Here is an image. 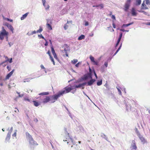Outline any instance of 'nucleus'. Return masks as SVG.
Segmentation results:
<instances>
[{"instance_id":"052dcab7","label":"nucleus","mask_w":150,"mask_h":150,"mask_svg":"<svg viewBox=\"0 0 150 150\" xmlns=\"http://www.w3.org/2000/svg\"><path fill=\"white\" fill-rule=\"evenodd\" d=\"M112 12H110V14H109V15L110 16H111L112 15Z\"/></svg>"},{"instance_id":"7c9ffc66","label":"nucleus","mask_w":150,"mask_h":150,"mask_svg":"<svg viewBox=\"0 0 150 150\" xmlns=\"http://www.w3.org/2000/svg\"><path fill=\"white\" fill-rule=\"evenodd\" d=\"M17 131L16 130H15V132H14V134L12 135L13 137V138L14 137H16Z\"/></svg>"},{"instance_id":"a878e982","label":"nucleus","mask_w":150,"mask_h":150,"mask_svg":"<svg viewBox=\"0 0 150 150\" xmlns=\"http://www.w3.org/2000/svg\"><path fill=\"white\" fill-rule=\"evenodd\" d=\"M141 0H136V5H139L141 3Z\"/></svg>"},{"instance_id":"58836bf2","label":"nucleus","mask_w":150,"mask_h":150,"mask_svg":"<svg viewBox=\"0 0 150 150\" xmlns=\"http://www.w3.org/2000/svg\"><path fill=\"white\" fill-rule=\"evenodd\" d=\"M111 17L112 18V19H113L114 20H116V18H115V16L113 15H112L111 16Z\"/></svg>"},{"instance_id":"a211bd4d","label":"nucleus","mask_w":150,"mask_h":150,"mask_svg":"<svg viewBox=\"0 0 150 150\" xmlns=\"http://www.w3.org/2000/svg\"><path fill=\"white\" fill-rule=\"evenodd\" d=\"M33 103L35 107H38L40 104V102H38L36 101L33 100Z\"/></svg>"},{"instance_id":"bf43d9fd","label":"nucleus","mask_w":150,"mask_h":150,"mask_svg":"<svg viewBox=\"0 0 150 150\" xmlns=\"http://www.w3.org/2000/svg\"><path fill=\"white\" fill-rule=\"evenodd\" d=\"M142 7H145V6H146V5L145 4H144V3H143L142 4Z\"/></svg>"},{"instance_id":"f257e3e1","label":"nucleus","mask_w":150,"mask_h":150,"mask_svg":"<svg viewBox=\"0 0 150 150\" xmlns=\"http://www.w3.org/2000/svg\"><path fill=\"white\" fill-rule=\"evenodd\" d=\"M25 134L26 137L28 139L29 144L31 148H34L35 146L38 145L37 143L34 140L28 132H26Z\"/></svg>"},{"instance_id":"ea45409f","label":"nucleus","mask_w":150,"mask_h":150,"mask_svg":"<svg viewBox=\"0 0 150 150\" xmlns=\"http://www.w3.org/2000/svg\"><path fill=\"white\" fill-rule=\"evenodd\" d=\"M38 36L40 37L41 38H42L45 39V38H44V37L42 36V34H41L40 35H38Z\"/></svg>"},{"instance_id":"9d476101","label":"nucleus","mask_w":150,"mask_h":150,"mask_svg":"<svg viewBox=\"0 0 150 150\" xmlns=\"http://www.w3.org/2000/svg\"><path fill=\"white\" fill-rule=\"evenodd\" d=\"M89 78L90 79H91L88 82V86H91L92 85L93 83L95 81V79H92V77L91 75V74H89Z\"/></svg>"},{"instance_id":"393cba45","label":"nucleus","mask_w":150,"mask_h":150,"mask_svg":"<svg viewBox=\"0 0 150 150\" xmlns=\"http://www.w3.org/2000/svg\"><path fill=\"white\" fill-rule=\"evenodd\" d=\"M133 23H128V24H124L122 25V27H127V26L132 24Z\"/></svg>"},{"instance_id":"f03ea898","label":"nucleus","mask_w":150,"mask_h":150,"mask_svg":"<svg viewBox=\"0 0 150 150\" xmlns=\"http://www.w3.org/2000/svg\"><path fill=\"white\" fill-rule=\"evenodd\" d=\"M65 91H62L59 92L57 94H55L52 96L50 98V100L51 103H53L57 100L58 98L61 96L62 95L64 94Z\"/></svg>"},{"instance_id":"0eeeda50","label":"nucleus","mask_w":150,"mask_h":150,"mask_svg":"<svg viewBox=\"0 0 150 150\" xmlns=\"http://www.w3.org/2000/svg\"><path fill=\"white\" fill-rule=\"evenodd\" d=\"M90 59L91 60V62L93 63V64L94 65H98L99 62L97 61H95L94 58L91 55L90 56Z\"/></svg>"},{"instance_id":"f8f14e48","label":"nucleus","mask_w":150,"mask_h":150,"mask_svg":"<svg viewBox=\"0 0 150 150\" xmlns=\"http://www.w3.org/2000/svg\"><path fill=\"white\" fill-rule=\"evenodd\" d=\"M5 25L8 28L12 31V33H13L14 28L11 25L7 23H6Z\"/></svg>"},{"instance_id":"dca6fc26","label":"nucleus","mask_w":150,"mask_h":150,"mask_svg":"<svg viewBox=\"0 0 150 150\" xmlns=\"http://www.w3.org/2000/svg\"><path fill=\"white\" fill-rule=\"evenodd\" d=\"M122 33H120V36H119V38H118V39L117 40V42L116 45V46H115V47H117L118 45L120 40H121V38H122Z\"/></svg>"},{"instance_id":"cd10ccee","label":"nucleus","mask_w":150,"mask_h":150,"mask_svg":"<svg viewBox=\"0 0 150 150\" xmlns=\"http://www.w3.org/2000/svg\"><path fill=\"white\" fill-rule=\"evenodd\" d=\"M43 30V29L41 27H40L39 30H38L37 31V33H41Z\"/></svg>"},{"instance_id":"39448f33","label":"nucleus","mask_w":150,"mask_h":150,"mask_svg":"<svg viewBox=\"0 0 150 150\" xmlns=\"http://www.w3.org/2000/svg\"><path fill=\"white\" fill-rule=\"evenodd\" d=\"M13 130V127H11L7 134L6 137V140H9L10 139L11 137V133L12 132Z\"/></svg>"},{"instance_id":"423d86ee","label":"nucleus","mask_w":150,"mask_h":150,"mask_svg":"<svg viewBox=\"0 0 150 150\" xmlns=\"http://www.w3.org/2000/svg\"><path fill=\"white\" fill-rule=\"evenodd\" d=\"M42 102L44 103H46L50 100V98L49 96H46L42 100Z\"/></svg>"},{"instance_id":"7ed1b4c3","label":"nucleus","mask_w":150,"mask_h":150,"mask_svg":"<svg viewBox=\"0 0 150 150\" xmlns=\"http://www.w3.org/2000/svg\"><path fill=\"white\" fill-rule=\"evenodd\" d=\"M2 31L0 32V39L1 40H3L4 39V37L6 36L7 39H8V33L7 32L4 27H2Z\"/></svg>"},{"instance_id":"79ce46f5","label":"nucleus","mask_w":150,"mask_h":150,"mask_svg":"<svg viewBox=\"0 0 150 150\" xmlns=\"http://www.w3.org/2000/svg\"><path fill=\"white\" fill-rule=\"evenodd\" d=\"M89 74H89L88 76H85V77H84V79H87L88 78V77H89Z\"/></svg>"},{"instance_id":"6ab92c4d","label":"nucleus","mask_w":150,"mask_h":150,"mask_svg":"<svg viewBox=\"0 0 150 150\" xmlns=\"http://www.w3.org/2000/svg\"><path fill=\"white\" fill-rule=\"evenodd\" d=\"M28 13H25V14L23 15V16L21 17V20H23L25 18H26V17L27 16Z\"/></svg>"},{"instance_id":"603ef678","label":"nucleus","mask_w":150,"mask_h":150,"mask_svg":"<svg viewBox=\"0 0 150 150\" xmlns=\"http://www.w3.org/2000/svg\"><path fill=\"white\" fill-rule=\"evenodd\" d=\"M25 100L28 102H30V100L28 98H25Z\"/></svg>"},{"instance_id":"e2e57ef3","label":"nucleus","mask_w":150,"mask_h":150,"mask_svg":"<svg viewBox=\"0 0 150 150\" xmlns=\"http://www.w3.org/2000/svg\"><path fill=\"white\" fill-rule=\"evenodd\" d=\"M3 85V84L2 83H0V86H2Z\"/></svg>"},{"instance_id":"aec40b11","label":"nucleus","mask_w":150,"mask_h":150,"mask_svg":"<svg viewBox=\"0 0 150 150\" xmlns=\"http://www.w3.org/2000/svg\"><path fill=\"white\" fill-rule=\"evenodd\" d=\"M47 28L50 30H52V28L51 25L49 23L48 21H47Z\"/></svg>"},{"instance_id":"2eb2a0df","label":"nucleus","mask_w":150,"mask_h":150,"mask_svg":"<svg viewBox=\"0 0 150 150\" xmlns=\"http://www.w3.org/2000/svg\"><path fill=\"white\" fill-rule=\"evenodd\" d=\"M132 15V16H136L137 15V13L136 12L135 8H132L131 10Z\"/></svg>"},{"instance_id":"4d7b16f0","label":"nucleus","mask_w":150,"mask_h":150,"mask_svg":"<svg viewBox=\"0 0 150 150\" xmlns=\"http://www.w3.org/2000/svg\"><path fill=\"white\" fill-rule=\"evenodd\" d=\"M117 90H118V91L119 92V93L121 94V90L118 88H117Z\"/></svg>"},{"instance_id":"e433bc0d","label":"nucleus","mask_w":150,"mask_h":150,"mask_svg":"<svg viewBox=\"0 0 150 150\" xmlns=\"http://www.w3.org/2000/svg\"><path fill=\"white\" fill-rule=\"evenodd\" d=\"M131 0H127L125 3L130 4Z\"/></svg>"},{"instance_id":"f3484780","label":"nucleus","mask_w":150,"mask_h":150,"mask_svg":"<svg viewBox=\"0 0 150 150\" xmlns=\"http://www.w3.org/2000/svg\"><path fill=\"white\" fill-rule=\"evenodd\" d=\"M86 84V83H82L78 85H75L74 87L75 88H80L83 86H84Z\"/></svg>"},{"instance_id":"a19ab883","label":"nucleus","mask_w":150,"mask_h":150,"mask_svg":"<svg viewBox=\"0 0 150 150\" xmlns=\"http://www.w3.org/2000/svg\"><path fill=\"white\" fill-rule=\"evenodd\" d=\"M120 31H122L123 32H128L129 31V30H125L124 29H120Z\"/></svg>"},{"instance_id":"1a4fd4ad","label":"nucleus","mask_w":150,"mask_h":150,"mask_svg":"<svg viewBox=\"0 0 150 150\" xmlns=\"http://www.w3.org/2000/svg\"><path fill=\"white\" fill-rule=\"evenodd\" d=\"M132 143L131 144V147L132 149L136 150L137 149V147L136 146V142L134 140H133L132 142Z\"/></svg>"},{"instance_id":"680f3d73","label":"nucleus","mask_w":150,"mask_h":150,"mask_svg":"<svg viewBox=\"0 0 150 150\" xmlns=\"http://www.w3.org/2000/svg\"><path fill=\"white\" fill-rule=\"evenodd\" d=\"M45 46L47 45H48L47 42H46V43H45Z\"/></svg>"},{"instance_id":"ddd939ff","label":"nucleus","mask_w":150,"mask_h":150,"mask_svg":"<svg viewBox=\"0 0 150 150\" xmlns=\"http://www.w3.org/2000/svg\"><path fill=\"white\" fill-rule=\"evenodd\" d=\"M47 53L50 56V59H51V61L53 62V64L54 65H55V62L54 61V59L53 58V57H52V56L51 55L50 52L49 50L47 52Z\"/></svg>"},{"instance_id":"09e8293b","label":"nucleus","mask_w":150,"mask_h":150,"mask_svg":"<svg viewBox=\"0 0 150 150\" xmlns=\"http://www.w3.org/2000/svg\"><path fill=\"white\" fill-rule=\"evenodd\" d=\"M40 67L42 69H45V67H44V66L43 65H42V64H41L40 65Z\"/></svg>"},{"instance_id":"8fccbe9b","label":"nucleus","mask_w":150,"mask_h":150,"mask_svg":"<svg viewBox=\"0 0 150 150\" xmlns=\"http://www.w3.org/2000/svg\"><path fill=\"white\" fill-rule=\"evenodd\" d=\"M6 20L8 21H9L10 22H12L13 21V20H12V19H9L8 18H6Z\"/></svg>"},{"instance_id":"6e6d98bb","label":"nucleus","mask_w":150,"mask_h":150,"mask_svg":"<svg viewBox=\"0 0 150 150\" xmlns=\"http://www.w3.org/2000/svg\"><path fill=\"white\" fill-rule=\"evenodd\" d=\"M94 75H95V76L96 79H97V78H98L97 76V75H96V72H95V71H94Z\"/></svg>"},{"instance_id":"37998d69","label":"nucleus","mask_w":150,"mask_h":150,"mask_svg":"<svg viewBox=\"0 0 150 150\" xmlns=\"http://www.w3.org/2000/svg\"><path fill=\"white\" fill-rule=\"evenodd\" d=\"M88 25H89V23H88V21H86L85 22V25L86 26H87Z\"/></svg>"},{"instance_id":"c756f323","label":"nucleus","mask_w":150,"mask_h":150,"mask_svg":"<svg viewBox=\"0 0 150 150\" xmlns=\"http://www.w3.org/2000/svg\"><path fill=\"white\" fill-rule=\"evenodd\" d=\"M121 46H122V44H121V45H120V46L119 47L118 49L116 51V52H115V53L114 54V55H115L117 53V52L119 51L120 49V48H121Z\"/></svg>"},{"instance_id":"338daca9","label":"nucleus","mask_w":150,"mask_h":150,"mask_svg":"<svg viewBox=\"0 0 150 150\" xmlns=\"http://www.w3.org/2000/svg\"><path fill=\"white\" fill-rule=\"evenodd\" d=\"M14 71V70H13L11 72L12 73V74H13V72Z\"/></svg>"},{"instance_id":"0e129e2a","label":"nucleus","mask_w":150,"mask_h":150,"mask_svg":"<svg viewBox=\"0 0 150 150\" xmlns=\"http://www.w3.org/2000/svg\"><path fill=\"white\" fill-rule=\"evenodd\" d=\"M50 44H51V46L52 45V42H51V40H50Z\"/></svg>"},{"instance_id":"20e7f679","label":"nucleus","mask_w":150,"mask_h":150,"mask_svg":"<svg viewBox=\"0 0 150 150\" xmlns=\"http://www.w3.org/2000/svg\"><path fill=\"white\" fill-rule=\"evenodd\" d=\"M136 106V103L134 101H131V102L127 105V110H131Z\"/></svg>"},{"instance_id":"c85d7f7f","label":"nucleus","mask_w":150,"mask_h":150,"mask_svg":"<svg viewBox=\"0 0 150 150\" xmlns=\"http://www.w3.org/2000/svg\"><path fill=\"white\" fill-rule=\"evenodd\" d=\"M102 80L100 81H98L97 82V85L98 86H100L102 84Z\"/></svg>"},{"instance_id":"5fc2aeb1","label":"nucleus","mask_w":150,"mask_h":150,"mask_svg":"<svg viewBox=\"0 0 150 150\" xmlns=\"http://www.w3.org/2000/svg\"><path fill=\"white\" fill-rule=\"evenodd\" d=\"M112 26L114 28H116L115 24L114 23H112Z\"/></svg>"},{"instance_id":"49530a36","label":"nucleus","mask_w":150,"mask_h":150,"mask_svg":"<svg viewBox=\"0 0 150 150\" xmlns=\"http://www.w3.org/2000/svg\"><path fill=\"white\" fill-rule=\"evenodd\" d=\"M16 110H15L14 111L16 113H18L19 112V110L16 108H15Z\"/></svg>"},{"instance_id":"4be33fe9","label":"nucleus","mask_w":150,"mask_h":150,"mask_svg":"<svg viewBox=\"0 0 150 150\" xmlns=\"http://www.w3.org/2000/svg\"><path fill=\"white\" fill-rule=\"evenodd\" d=\"M139 138L141 140L142 142L144 143L145 142V140L144 139V138L141 135H139Z\"/></svg>"},{"instance_id":"c03bdc74","label":"nucleus","mask_w":150,"mask_h":150,"mask_svg":"<svg viewBox=\"0 0 150 150\" xmlns=\"http://www.w3.org/2000/svg\"><path fill=\"white\" fill-rule=\"evenodd\" d=\"M104 65L106 67H107L108 65V62H105L104 63Z\"/></svg>"},{"instance_id":"4468645a","label":"nucleus","mask_w":150,"mask_h":150,"mask_svg":"<svg viewBox=\"0 0 150 150\" xmlns=\"http://www.w3.org/2000/svg\"><path fill=\"white\" fill-rule=\"evenodd\" d=\"M130 4L126 3H125L124 6V10L125 11H127L130 7Z\"/></svg>"},{"instance_id":"3c124183","label":"nucleus","mask_w":150,"mask_h":150,"mask_svg":"<svg viewBox=\"0 0 150 150\" xmlns=\"http://www.w3.org/2000/svg\"><path fill=\"white\" fill-rule=\"evenodd\" d=\"M64 50L66 52V56L67 57H68V54H67V50L65 49H64Z\"/></svg>"},{"instance_id":"473e14b6","label":"nucleus","mask_w":150,"mask_h":150,"mask_svg":"<svg viewBox=\"0 0 150 150\" xmlns=\"http://www.w3.org/2000/svg\"><path fill=\"white\" fill-rule=\"evenodd\" d=\"M146 3L147 5L150 4V1L149 0H146Z\"/></svg>"},{"instance_id":"de8ad7c7","label":"nucleus","mask_w":150,"mask_h":150,"mask_svg":"<svg viewBox=\"0 0 150 150\" xmlns=\"http://www.w3.org/2000/svg\"><path fill=\"white\" fill-rule=\"evenodd\" d=\"M11 67H10V66H7V69H8V71H9L10 70H11Z\"/></svg>"},{"instance_id":"774afa93","label":"nucleus","mask_w":150,"mask_h":150,"mask_svg":"<svg viewBox=\"0 0 150 150\" xmlns=\"http://www.w3.org/2000/svg\"><path fill=\"white\" fill-rule=\"evenodd\" d=\"M149 112L150 114V108L149 109Z\"/></svg>"},{"instance_id":"72a5a7b5","label":"nucleus","mask_w":150,"mask_h":150,"mask_svg":"<svg viewBox=\"0 0 150 150\" xmlns=\"http://www.w3.org/2000/svg\"><path fill=\"white\" fill-rule=\"evenodd\" d=\"M68 25H67V24H65L64 25V28L65 30H67L68 28Z\"/></svg>"},{"instance_id":"5701e85b","label":"nucleus","mask_w":150,"mask_h":150,"mask_svg":"<svg viewBox=\"0 0 150 150\" xmlns=\"http://www.w3.org/2000/svg\"><path fill=\"white\" fill-rule=\"evenodd\" d=\"M85 38V35H82L78 38V40H81L82 39H84Z\"/></svg>"},{"instance_id":"69168bd1","label":"nucleus","mask_w":150,"mask_h":150,"mask_svg":"<svg viewBox=\"0 0 150 150\" xmlns=\"http://www.w3.org/2000/svg\"><path fill=\"white\" fill-rule=\"evenodd\" d=\"M9 74H10L11 75V76L13 74H12V73L11 72Z\"/></svg>"},{"instance_id":"2f4dec72","label":"nucleus","mask_w":150,"mask_h":150,"mask_svg":"<svg viewBox=\"0 0 150 150\" xmlns=\"http://www.w3.org/2000/svg\"><path fill=\"white\" fill-rule=\"evenodd\" d=\"M11 76L9 74H8L6 76V79H8Z\"/></svg>"},{"instance_id":"412c9836","label":"nucleus","mask_w":150,"mask_h":150,"mask_svg":"<svg viewBox=\"0 0 150 150\" xmlns=\"http://www.w3.org/2000/svg\"><path fill=\"white\" fill-rule=\"evenodd\" d=\"M6 58L7 59L5 61L3 62L2 63L6 62L7 61H8L10 63H11L12 62V58H11L10 59H9L7 57H6Z\"/></svg>"},{"instance_id":"6e6552de","label":"nucleus","mask_w":150,"mask_h":150,"mask_svg":"<svg viewBox=\"0 0 150 150\" xmlns=\"http://www.w3.org/2000/svg\"><path fill=\"white\" fill-rule=\"evenodd\" d=\"M51 51L54 57L57 60H58L59 59L57 57V55L55 53V52L54 50V49L53 46L52 45L51 47Z\"/></svg>"},{"instance_id":"4c0bfd02","label":"nucleus","mask_w":150,"mask_h":150,"mask_svg":"<svg viewBox=\"0 0 150 150\" xmlns=\"http://www.w3.org/2000/svg\"><path fill=\"white\" fill-rule=\"evenodd\" d=\"M42 1L43 3V4L44 6H45V5L46 2L45 0H42Z\"/></svg>"},{"instance_id":"9b49d317","label":"nucleus","mask_w":150,"mask_h":150,"mask_svg":"<svg viewBox=\"0 0 150 150\" xmlns=\"http://www.w3.org/2000/svg\"><path fill=\"white\" fill-rule=\"evenodd\" d=\"M64 89L65 90L63 91H65L64 94L69 92L73 88H72L71 87H66Z\"/></svg>"},{"instance_id":"b1692460","label":"nucleus","mask_w":150,"mask_h":150,"mask_svg":"<svg viewBox=\"0 0 150 150\" xmlns=\"http://www.w3.org/2000/svg\"><path fill=\"white\" fill-rule=\"evenodd\" d=\"M49 94V93L48 92H43V93H40V94H39V95H40L43 96V95H47Z\"/></svg>"},{"instance_id":"f704fd0d","label":"nucleus","mask_w":150,"mask_h":150,"mask_svg":"<svg viewBox=\"0 0 150 150\" xmlns=\"http://www.w3.org/2000/svg\"><path fill=\"white\" fill-rule=\"evenodd\" d=\"M46 10H47L49 9L50 7V6L49 5H45V6H44Z\"/></svg>"},{"instance_id":"c9c22d12","label":"nucleus","mask_w":150,"mask_h":150,"mask_svg":"<svg viewBox=\"0 0 150 150\" xmlns=\"http://www.w3.org/2000/svg\"><path fill=\"white\" fill-rule=\"evenodd\" d=\"M31 79H30V78H29V79L27 78V79H25V81H24V82H29L30 81V80H31Z\"/></svg>"},{"instance_id":"a18cd8bd","label":"nucleus","mask_w":150,"mask_h":150,"mask_svg":"<svg viewBox=\"0 0 150 150\" xmlns=\"http://www.w3.org/2000/svg\"><path fill=\"white\" fill-rule=\"evenodd\" d=\"M99 6H100L101 7V8H103V4H101L100 5H99Z\"/></svg>"},{"instance_id":"864d4df0","label":"nucleus","mask_w":150,"mask_h":150,"mask_svg":"<svg viewBox=\"0 0 150 150\" xmlns=\"http://www.w3.org/2000/svg\"><path fill=\"white\" fill-rule=\"evenodd\" d=\"M36 33H37L36 31L35 30H34V31H33L31 33V34L33 35V34H35Z\"/></svg>"},{"instance_id":"13d9d810","label":"nucleus","mask_w":150,"mask_h":150,"mask_svg":"<svg viewBox=\"0 0 150 150\" xmlns=\"http://www.w3.org/2000/svg\"><path fill=\"white\" fill-rule=\"evenodd\" d=\"M79 62L77 63L75 65V66L76 67H78L79 65Z\"/></svg>"},{"instance_id":"bb28decb","label":"nucleus","mask_w":150,"mask_h":150,"mask_svg":"<svg viewBox=\"0 0 150 150\" xmlns=\"http://www.w3.org/2000/svg\"><path fill=\"white\" fill-rule=\"evenodd\" d=\"M78 60L76 59H74L71 61L72 63L74 64H76Z\"/></svg>"}]
</instances>
